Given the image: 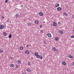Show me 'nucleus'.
Instances as JSON below:
<instances>
[{
  "mask_svg": "<svg viewBox=\"0 0 74 74\" xmlns=\"http://www.w3.org/2000/svg\"><path fill=\"white\" fill-rule=\"evenodd\" d=\"M36 57L37 58H40L41 60H42V55H38L37 56H36Z\"/></svg>",
  "mask_w": 74,
  "mask_h": 74,
  "instance_id": "nucleus-1",
  "label": "nucleus"
},
{
  "mask_svg": "<svg viewBox=\"0 0 74 74\" xmlns=\"http://www.w3.org/2000/svg\"><path fill=\"white\" fill-rule=\"evenodd\" d=\"M39 15L40 16H43V15H44V14H43L42 12H40L39 13Z\"/></svg>",
  "mask_w": 74,
  "mask_h": 74,
  "instance_id": "nucleus-2",
  "label": "nucleus"
},
{
  "mask_svg": "<svg viewBox=\"0 0 74 74\" xmlns=\"http://www.w3.org/2000/svg\"><path fill=\"white\" fill-rule=\"evenodd\" d=\"M52 50L53 51H58V50H57L56 48H55V47L53 48Z\"/></svg>",
  "mask_w": 74,
  "mask_h": 74,
  "instance_id": "nucleus-3",
  "label": "nucleus"
},
{
  "mask_svg": "<svg viewBox=\"0 0 74 74\" xmlns=\"http://www.w3.org/2000/svg\"><path fill=\"white\" fill-rule=\"evenodd\" d=\"M26 71H27V72H29V73H30V71H31V70H30V68H28L27 69H26Z\"/></svg>",
  "mask_w": 74,
  "mask_h": 74,
  "instance_id": "nucleus-4",
  "label": "nucleus"
},
{
  "mask_svg": "<svg viewBox=\"0 0 74 74\" xmlns=\"http://www.w3.org/2000/svg\"><path fill=\"white\" fill-rule=\"evenodd\" d=\"M5 29V26L3 25H1V29Z\"/></svg>",
  "mask_w": 74,
  "mask_h": 74,
  "instance_id": "nucleus-5",
  "label": "nucleus"
},
{
  "mask_svg": "<svg viewBox=\"0 0 74 74\" xmlns=\"http://www.w3.org/2000/svg\"><path fill=\"white\" fill-rule=\"evenodd\" d=\"M34 22L35 24H36L37 25V24H38V23H39V21H38V20H36L34 21Z\"/></svg>",
  "mask_w": 74,
  "mask_h": 74,
  "instance_id": "nucleus-6",
  "label": "nucleus"
},
{
  "mask_svg": "<svg viewBox=\"0 0 74 74\" xmlns=\"http://www.w3.org/2000/svg\"><path fill=\"white\" fill-rule=\"evenodd\" d=\"M53 26H56V23L55 22H53Z\"/></svg>",
  "mask_w": 74,
  "mask_h": 74,
  "instance_id": "nucleus-7",
  "label": "nucleus"
},
{
  "mask_svg": "<svg viewBox=\"0 0 74 74\" xmlns=\"http://www.w3.org/2000/svg\"><path fill=\"white\" fill-rule=\"evenodd\" d=\"M62 64L63 65H64V66H65L66 64V63L64 61H63L62 62Z\"/></svg>",
  "mask_w": 74,
  "mask_h": 74,
  "instance_id": "nucleus-8",
  "label": "nucleus"
},
{
  "mask_svg": "<svg viewBox=\"0 0 74 74\" xmlns=\"http://www.w3.org/2000/svg\"><path fill=\"white\" fill-rule=\"evenodd\" d=\"M59 33H60V34H63V32L61 30H59Z\"/></svg>",
  "mask_w": 74,
  "mask_h": 74,
  "instance_id": "nucleus-9",
  "label": "nucleus"
},
{
  "mask_svg": "<svg viewBox=\"0 0 74 74\" xmlns=\"http://www.w3.org/2000/svg\"><path fill=\"white\" fill-rule=\"evenodd\" d=\"M15 16L16 18H18L19 17V14H16L15 15Z\"/></svg>",
  "mask_w": 74,
  "mask_h": 74,
  "instance_id": "nucleus-10",
  "label": "nucleus"
},
{
  "mask_svg": "<svg viewBox=\"0 0 74 74\" xmlns=\"http://www.w3.org/2000/svg\"><path fill=\"white\" fill-rule=\"evenodd\" d=\"M25 53L28 55L29 53V51L28 50H26L25 51Z\"/></svg>",
  "mask_w": 74,
  "mask_h": 74,
  "instance_id": "nucleus-11",
  "label": "nucleus"
},
{
  "mask_svg": "<svg viewBox=\"0 0 74 74\" xmlns=\"http://www.w3.org/2000/svg\"><path fill=\"white\" fill-rule=\"evenodd\" d=\"M61 8L59 7L57 8V10L58 11H61Z\"/></svg>",
  "mask_w": 74,
  "mask_h": 74,
  "instance_id": "nucleus-12",
  "label": "nucleus"
},
{
  "mask_svg": "<svg viewBox=\"0 0 74 74\" xmlns=\"http://www.w3.org/2000/svg\"><path fill=\"white\" fill-rule=\"evenodd\" d=\"M47 36L49 37H51V34L49 33H48Z\"/></svg>",
  "mask_w": 74,
  "mask_h": 74,
  "instance_id": "nucleus-13",
  "label": "nucleus"
},
{
  "mask_svg": "<svg viewBox=\"0 0 74 74\" xmlns=\"http://www.w3.org/2000/svg\"><path fill=\"white\" fill-rule=\"evenodd\" d=\"M32 23H27V25L28 26H30L32 25Z\"/></svg>",
  "mask_w": 74,
  "mask_h": 74,
  "instance_id": "nucleus-14",
  "label": "nucleus"
},
{
  "mask_svg": "<svg viewBox=\"0 0 74 74\" xmlns=\"http://www.w3.org/2000/svg\"><path fill=\"white\" fill-rule=\"evenodd\" d=\"M34 55L36 57L38 55V53L37 52H35L34 53Z\"/></svg>",
  "mask_w": 74,
  "mask_h": 74,
  "instance_id": "nucleus-15",
  "label": "nucleus"
},
{
  "mask_svg": "<svg viewBox=\"0 0 74 74\" xmlns=\"http://www.w3.org/2000/svg\"><path fill=\"white\" fill-rule=\"evenodd\" d=\"M14 67V64H11L10 66V67L12 68V67Z\"/></svg>",
  "mask_w": 74,
  "mask_h": 74,
  "instance_id": "nucleus-16",
  "label": "nucleus"
},
{
  "mask_svg": "<svg viewBox=\"0 0 74 74\" xmlns=\"http://www.w3.org/2000/svg\"><path fill=\"white\" fill-rule=\"evenodd\" d=\"M59 4L58 3L55 5V7H59Z\"/></svg>",
  "mask_w": 74,
  "mask_h": 74,
  "instance_id": "nucleus-17",
  "label": "nucleus"
},
{
  "mask_svg": "<svg viewBox=\"0 0 74 74\" xmlns=\"http://www.w3.org/2000/svg\"><path fill=\"white\" fill-rule=\"evenodd\" d=\"M55 40L56 41H58V40H59V38L58 37L55 38Z\"/></svg>",
  "mask_w": 74,
  "mask_h": 74,
  "instance_id": "nucleus-18",
  "label": "nucleus"
},
{
  "mask_svg": "<svg viewBox=\"0 0 74 74\" xmlns=\"http://www.w3.org/2000/svg\"><path fill=\"white\" fill-rule=\"evenodd\" d=\"M23 47H20V50H23Z\"/></svg>",
  "mask_w": 74,
  "mask_h": 74,
  "instance_id": "nucleus-19",
  "label": "nucleus"
},
{
  "mask_svg": "<svg viewBox=\"0 0 74 74\" xmlns=\"http://www.w3.org/2000/svg\"><path fill=\"white\" fill-rule=\"evenodd\" d=\"M64 15L65 16H67V13H66V12H64Z\"/></svg>",
  "mask_w": 74,
  "mask_h": 74,
  "instance_id": "nucleus-20",
  "label": "nucleus"
},
{
  "mask_svg": "<svg viewBox=\"0 0 74 74\" xmlns=\"http://www.w3.org/2000/svg\"><path fill=\"white\" fill-rule=\"evenodd\" d=\"M3 35L4 36H7V33L5 32H4L3 33Z\"/></svg>",
  "mask_w": 74,
  "mask_h": 74,
  "instance_id": "nucleus-21",
  "label": "nucleus"
},
{
  "mask_svg": "<svg viewBox=\"0 0 74 74\" xmlns=\"http://www.w3.org/2000/svg\"><path fill=\"white\" fill-rule=\"evenodd\" d=\"M17 62H18V64H21V61L20 60H18L17 61Z\"/></svg>",
  "mask_w": 74,
  "mask_h": 74,
  "instance_id": "nucleus-22",
  "label": "nucleus"
},
{
  "mask_svg": "<svg viewBox=\"0 0 74 74\" xmlns=\"http://www.w3.org/2000/svg\"><path fill=\"white\" fill-rule=\"evenodd\" d=\"M2 52H3V50L1 49H0V53H2Z\"/></svg>",
  "mask_w": 74,
  "mask_h": 74,
  "instance_id": "nucleus-23",
  "label": "nucleus"
},
{
  "mask_svg": "<svg viewBox=\"0 0 74 74\" xmlns=\"http://www.w3.org/2000/svg\"><path fill=\"white\" fill-rule=\"evenodd\" d=\"M11 36H12V35H11V34H10L9 36V38H11Z\"/></svg>",
  "mask_w": 74,
  "mask_h": 74,
  "instance_id": "nucleus-24",
  "label": "nucleus"
},
{
  "mask_svg": "<svg viewBox=\"0 0 74 74\" xmlns=\"http://www.w3.org/2000/svg\"><path fill=\"white\" fill-rule=\"evenodd\" d=\"M28 66H30V62H28Z\"/></svg>",
  "mask_w": 74,
  "mask_h": 74,
  "instance_id": "nucleus-25",
  "label": "nucleus"
},
{
  "mask_svg": "<svg viewBox=\"0 0 74 74\" xmlns=\"http://www.w3.org/2000/svg\"><path fill=\"white\" fill-rule=\"evenodd\" d=\"M40 32L42 33H44V30H41L40 31Z\"/></svg>",
  "mask_w": 74,
  "mask_h": 74,
  "instance_id": "nucleus-26",
  "label": "nucleus"
},
{
  "mask_svg": "<svg viewBox=\"0 0 74 74\" xmlns=\"http://www.w3.org/2000/svg\"><path fill=\"white\" fill-rule=\"evenodd\" d=\"M16 68H17V69H18V65H17V64H16Z\"/></svg>",
  "mask_w": 74,
  "mask_h": 74,
  "instance_id": "nucleus-27",
  "label": "nucleus"
},
{
  "mask_svg": "<svg viewBox=\"0 0 74 74\" xmlns=\"http://www.w3.org/2000/svg\"><path fill=\"white\" fill-rule=\"evenodd\" d=\"M68 57L69 58H72V56H71V55H70V56H69Z\"/></svg>",
  "mask_w": 74,
  "mask_h": 74,
  "instance_id": "nucleus-28",
  "label": "nucleus"
},
{
  "mask_svg": "<svg viewBox=\"0 0 74 74\" xmlns=\"http://www.w3.org/2000/svg\"><path fill=\"white\" fill-rule=\"evenodd\" d=\"M71 37L72 38H74V35H72V36H71Z\"/></svg>",
  "mask_w": 74,
  "mask_h": 74,
  "instance_id": "nucleus-29",
  "label": "nucleus"
},
{
  "mask_svg": "<svg viewBox=\"0 0 74 74\" xmlns=\"http://www.w3.org/2000/svg\"><path fill=\"white\" fill-rule=\"evenodd\" d=\"M42 25H40V28H42Z\"/></svg>",
  "mask_w": 74,
  "mask_h": 74,
  "instance_id": "nucleus-30",
  "label": "nucleus"
},
{
  "mask_svg": "<svg viewBox=\"0 0 74 74\" xmlns=\"http://www.w3.org/2000/svg\"><path fill=\"white\" fill-rule=\"evenodd\" d=\"M8 1V0H5V3H7V2Z\"/></svg>",
  "mask_w": 74,
  "mask_h": 74,
  "instance_id": "nucleus-31",
  "label": "nucleus"
},
{
  "mask_svg": "<svg viewBox=\"0 0 74 74\" xmlns=\"http://www.w3.org/2000/svg\"><path fill=\"white\" fill-rule=\"evenodd\" d=\"M1 18L2 19H4V17L3 16H2Z\"/></svg>",
  "mask_w": 74,
  "mask_h": 74,
  "instance_id": "nucleus-32",
  "label": "nucleus"
},
{
  "mask_svg": "<svg viewBox=\"0 0 74 74\" xmlns=\"http://www.w3.org/2000/svg\"><path fill=\"white\" fill-rule=\"evenodd\" d=\"M29 45H27L26 46V47H27H27H29Z\"/></svg>",
  "mask_w": 74,
  "mask_h": 74,
  "instance_id": "nucleus-33",
  "label": "nucleus"
},
{
  "mask_svg": "<svg viewBox=\"0 0 74 74\" xmlns=\"http://www.w3.org/2000/svg\"><path fill=\"white\" fill-rule=\"evenodd\" d=\"M20 7H23V5H21Z\"/></svg>",
  "mask_w": 74,
  "mask_h": 74,
  "instance_id": "nucleus-34",
  "label": "nucleus"
},
{
  "mask_svg": "<svg viewBox=\"0 0 74 74\" xmlns=\"http://www.w3.org/2000/svg\"><path fill=\"white\" fill-rule=\"evenodd\" d=\"M0 29H1V25H0Z\"/></svg>",
  "mask_w": 74,
  "mask_h": 74,
  "instance_id": "nucleus-35",
  "label": "nucleus"
},
{
  "mask_svg": "<svg viewBox=\"0 0 74 74\" xmlns=\"http://www.w3.org/2000/svg\"><path fill=\"white\" fill-rule=\"evenodd\" d=\"M73 18H74V15H73Z\"/></svg>",
  "mask_w": 74,
  "mask_h": 74,
  "instance_id": "nucleus-36",
  "label": "nucleus"
},
{
  "mask_svg": "<svg viewBox=\"0 0 74 74\" xmlns=\"http://www.w3.org/2000/svg\"><path fill=\"white\" fill-rule=\"evenodd\" d=\"M7 22H9V20H8L7 21Z\"/></svg>",
  "mask_w": 74,
  "mask_h": 74,
  "instance_id": "nucleus-37",
  "label": "nucleus"
},
{
  "mask_svg": "<svg viewBox=\"0 0 74 74\" xmlns=\"http://www.w3.org/2000/svg\"><path fill=\"white\" fill-rule=\"evenodd\" d=\"M73 65L74 66V62L73 63Z\"/></svg>",
  "mask_w": 74,
  "mask_h": 74,
  "instance_id": "nucleus-38",
  "label": "nucleus"
},
{
  "mask_svg": "<svg viewBox=\"0 0 74 74\" xmlns=\"http://www.w3.org/2000/svg\"><path fill=\"white\" fill-rule=\"evenodd\" d=\"M57 52H58V50H57V51H56Z\"/></svg>",
  "mask_w": 74,
  "mask_h": 74,
  "instance_id": "nucleus-39",
  "label": "nucleus"
},
{
  "mask_svg": "<svg viewBox=\"0 0 74 74\" xmlns=\"http://www.w3.org/2000/svg\"><path fill=\"white\" fill-rule=\"evenodd\" d=\"M22 74H26V73H23Z\"/></svg>",
  "mask_w": 74,
  "mask_h": 74,
  "instance_id": "nucleus-40",
  "label": "nucleus"
},
{
  "mask_svg": "<svg viewBox=\"0 0 74 74\" xmlns=\"http://www.w3.org/2000/svg\"><path fill=\"white\" fill-rule=\"evenodd\" d=\"M58 23H59H59H60V22H58Z\"/></svg>",
  "mask_w": 74,
  "mask_h": 74,
  "instance_id": "nucleus-41",
  "label": "nucleus"
},
{
  "mask_svg": "<svg viewBox=\"0 0 74 74\" xmlns=\"http://www.w3.org/2000/svg\"><path fill=\"white\" fill-rule=\"evenodd\" d=\"M26 1H28V0H25Z\"/></svg>",
  "mask_w": 74,
  "mask_h": 74,
  "instance_id": "nucleus-42",
  "label": "nucleus"
},
{
  "mask_svg": "<svg viewBox=\"0 0 74 74\" xmlns=\"http://www.w3.org/2000/svg\"><path fill=\"white\" fill-rule=\"evenodd\" d=\"M11 58L12 59V57H11Z\"/></svg>",
  "mask_w": 74,
  "mask_h": 74,
  "instance_id": "nucleus-43",
  "label": "nucleus"
}]
</instances>
